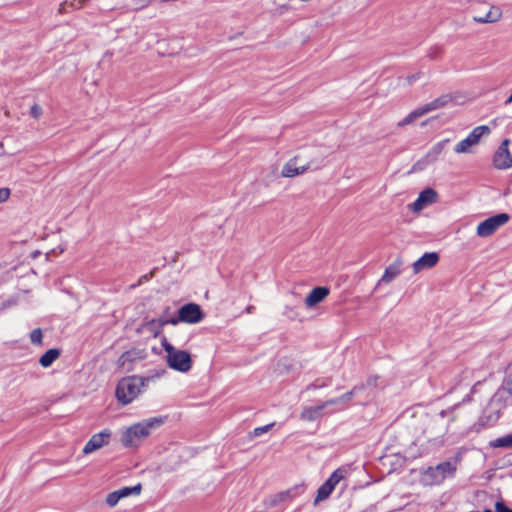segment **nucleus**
<instances>
[{
  "mask_svg": "<svg viewBox=\"0 0 512 512\" xmlns=\"http://www.w3.org/2000/svg\"><path fill=\"white\" fill-rule=\"evenodd\" d=\"M163 423L164 418L162 417L144 419L125 429L120 441L126 448H137L151 434L152 430L160 427Z\"/></svg>",
  "mask_w": 512,
  "mask_h": 512,
  "instance_id": "nucleus-1",
  "label": "nucleus"
},
{
  "mask_svg": "<svg viewBox=\"0 0 512 512\" xmlns=\"http://www.w3.org/2000/svg\"><path fill=\"white\" fill-rule=\"evenodd\" d=\"M149 380V378L135 375L122 378L115 391L118 402L122 405L130 404L143 391Z\"/></svg>",
  "mask_w": 512,
  "mask_h": 512,
  "instance_id": "nucleus-2",
  "label": "nucleus"
},
{
  "mask_svg": "<svg viewBox=\"0 0 512 512\" xmlns=\"http://www.w3.org/2000/svg\"><path fill=\"white\" fill-rule=\"evenodd\" d=\"M161 345L166 352L167 365L171 369L181 373L191 370L192 358L189 352L175 348L165 337L162 339Z\"/></svg>",
  "mask_w": 512,
  "mask_h": 512,
  "instance_id": "nucleus-3",
  "label": "nucleus"
},
{
  "mask_svg": "<svg viewBox=\"0 0 512 512\" xmlns=\"http://www.w3.org/2000/svg\"><path fill=\"white\" fill-rule=\"evenodd\" d=\"M457 471V462L444 461L436 466L428 467L422 473V482L426 486L442 484L447 478L454 477Z\"/></svg>",
  "mask_w": 512,
  "mask_h": 512,
  "instance_id": "nucleus-4",
  "label": "nucleus"
},
{
  "mask_svg": "<svg viewBox=\"0 0 512 512\" xmlns=\"http://www.w3.org/2000/svg\"><path fill=\"white\" fill-rule=\"evenodd\" d=\"M491 133V129L487 125H480L475 127L469 135L461 140L454 148L457 154L471 153L472 148L479 144L483 136H488Z\"/></svg>",
  "mask_w": 512,
  "mask_h": 512,
  "instance_id": "nucleus-5",
  "label": "nucleus"
},
{
  "mask_svg": "<svg viewBox=\"0 0 512 512\" xmlns=\"http://www.w3.org/2000/svg\"><path fill=\"white\" fill-rule=\"evenodd\" d=\"M510 219L507 213H499L487 218L478 224L476 233L479 237L486 238L494 234L501 226H504Z\"/></svg>",
  "mask_w": 512,
  "mask_h": 512,
  "instance_id": "nucleus-6",
  "label": "nucleus"
},
{
  "mask_svg": "<svg viewBox=\"0 0 512 512\" xmlns=\"http://www.w3.org/2000/svg\"><path fill=\"white\" fill-rule=\"evenodd\" d=\"M203 317L204 314L198 304L187 303L178 310L177 319H172L174 321L172 325H177L180 322L196 324L201 322Z\"/></svg>",
  "mask_w": 512,
  "mask_h": 512,
  "instance_id": "nucleus-7",
  "label": "nucleus"
},
{
  "mask_svg": "<svg viewBox=\"0 0 512 512\" xmlns=\"http://www.w3.org/2000/svg\"><path fill=\"white\" fill-rule=\"evenodd\" d=\"M509 139H504L493 156V166L498 170L512 168V155L509 151Z\"/></svg>",
  "mask_w": 512,
  "mask_h": 512,
  "instance_id": "nucleus-8",
  "label": "nucleus"
},
{
  "mask_svg": "<svg viewBox=\"0 0 512 512\" xmlns=\"http://www.w3.org/2000/svg\"><path fill=\"white\" fill-rule=\"evenodd\" d=\"M112 432L109 429H104L99 433L92 435L89 441L85 444L82 452L84 455L91 454L102 447L109 444Z\"/></svg>",
  "mask_w": 512,
  "mask_h": 512,
  "instance_id": "nucleus-9",
  "label": "nucleus"
},
{
  "mask_svg": "<svg viewBox=\"0 0 512 512\" xmlns=\"http://www.w3.org/2000/svg\"><path fill=\"white\" fill-rule=\"evenodd\" d=\"M310 166L311 163L309 161L301 163L300 156H295L285 163L282 168L281 175L286 178L296 177L308 171Z\"/></svg>",
  "mask_w": 512,
  "mask_h": 512,
  "instance_id": "nucleus-10",
  "label": "nucleus"
},
{
  "mask_svg": "<svg viewBox=\"0 0 512 512\" xmlns=\"http://www.w3.org/2000/svg\"><path fill=\"white\" fill-rule=\"evenodd\" d=\"M174 323L172 319H145L141 326L137 329L139 333H148L150 336L156 338L164 326Z\"/></svg>",
  "mask_w": 512,
  "mask_h": 512,
  "instance_id": "nucleus-11",
  "label": "nucleus"
},
{
  "mask_svg": "<svg viewBox=\"0 0 512 512\" xmlns=\"http://www.w3.org/2000/svg\"><path fill=\"white\" fill-rule=\"evenodd\" d=\"M437 200V193L432 188H427L420 192L417 199L412 203L411 209L414 212H419L424 209L427 205L435 203Z\"/></svg>",
  "mask_w": 512,
  "mask_h": 512,
  "instance_id": "nucleus-12",
  "label": "nucleus"
},
{
  "mask_svg": "<svg viewBox=\"0 0 512 512\" xmlns=\"http://www.w3.org/2000/svg\"><path fill=\"white\" fill-rule=\"evenodd\" d=\"M439 261V256L435 252H428L423 254L418 260L413 263V272L420 273L423 270L434 267Z\"/></svg>",
  "mask_w": 512,
  "mask_h": 512,
  "instance_id": "nucleus-13",
  "label": "nucleus"
},
{
  "mask_svg": "<svg viewBox=\"0 0 512 512\" xmlns=\"http://www.w3.org/2000/svg\"><path fill=\"white\" fill-rule=\"evenodd\" d=\"M329 292L330 291L327 287H316L312 289L305 299L306 307L312 308L322 302L329 295Z\"/></svg>",
  "mask_w": 512,
  "mask_h": 512,
  "instance_id": "nucleus-14",
  "label": "nucleus"
},
{
  "mask_svg": "<svg viewBox=\"0 0 512 512\" xmlns=\"http://www.w3.org/2000/svg\"><path fill=\"white\" fill-rule=\"evenodd\" d=\"M502 17V10L497 6H491L489 10L483 15L473 16V20L477 23H495Z\"/></svg>",
  "mask_w": 512,
  "mask_h": 512,
  "instance_id": "nucleus-15",
  "label": "nucleus"
},
{
  "mask_svg": "<svg viewBox=\"0 0 512 512\" xmlns=\"http://www.w3.org/2000/svg\"><path fill=\"white\" fill-rule=\"evenodd\" d=\"M401 265L402 261L400 259L395 260L392 264H390L384 271L381 279L378 281L377 285L381 283L388 284L392 282L395 278H397L401 273Z\"/></svg>",
  "mask_w": 512,
  "mask_h": 512,
  "instance_id": "nucleus-16",
  "label": "nucleus"
},
{
  "mask_svg": "<svg viewBox=\"0 0 512 512\" xmlns=\"http://www.w3.org/2000/svg\"><path fill=\"white\" fill-rule=\"evenodd\" d=\"M137 359H139V353L136 350H128L121 354V356L117 360V366L130 371L132 369V364Z\"/></svg>",
  "mask_w": 512,
  "mask_h": 512,
  "instance_id": "nucleus-17",
  "label": "nucleus"
},
{
  "mask_svg": "<svg viewBox=\"0 0 512 512\" xmlns=\"http://www.w3.org/2000/svg\"><path fill=\"white\" fill-rule=\"evenodd\" d=\"M365 385H359L355 386L351 391L343 394L340 397L327 400L328 406L329 405H341L340 409H344L347 407V404L351 401L353 396L358 393L359 390L364 389Z\"/></svg>",
  "mask_w": 512,
  "mask_h": 512,
  "instance_id": "nucleus-18",
  "label": "nucleus"
},
{
  "mask_svg": "<svg viewBox=\"0 0 512 512\" xmlns=\"http://www.w3.org/2000/svg\"><path fill=\"white\" fill-rule=\"evenodd\" d=\"M326 407H328L327 401L317 406L306 407L301 412L300 417L305 421H314L321 415L323 409Z\"/></svg>",
  "mask_w": 512,
  "mask_h": 512,
  "instance_id": "nucleus-19",
  "label": "nucleus"
},
{
  "mask_svg": "<svg viewBox=\"0 0 512 512\" xmlns=\"http://www.w3.org/2000/svg\"><path fill=\"white\" fill-rule=\"evenodd\" d=\"M449 101H450V97L447 95H443V96L421 106L420 109H421V111H423V115H425L431 111H435L442 107H445Z\"/></svg>",
  "mask_w": 512,
  "mask_h": 512,
  "instance_id": "nucleus-20",
  "label": "nucleus"
},
{
  "mask_svg": "<svg viewBox=\"0 0 512 512\" xmlns=\"http://www.w3.org/2000/svg\"><path fill=\"white\" fill-rule=\"evenodd\" d=\"M60 356V350L52 348L47 350L39 359V363L42 367L48 368L52 363Z\"/></svg>",
  "mask_w": 512,
  "mask_h": 512,
  "instance_id": "nucleus-21",
  "label": "nucleus"
},
{
  "mask_svg": "<svg viewBox=\"0 0 512 512\" xmlns=\"http://www.w3.org/2000/svg\"><path fill=\"white\" fill-rule=\"evenodd\" d=\"M449 142L448 139H445V140H442L438 143H436L431 149L430 151L427 153L426 155V158L429 160V161H436L438 159V157L441 155V153L443 152V150L445 149L446 147V144Z\"/></svg>",
  "mask_w": 512,
  "mask_h": 512,
  "instance_id": "nucleus-22",
  "label": "nucleus"
},
{
  "mask_svg": "<svg viewBox=\"0 0 512 512\" xmlns=\"http://www.w3.org/2000/svg\"><path fill=\"white\" fill-rule=\"evenodd\" d=\"M333 488L330 483L328 484L326 481L318 488L317 495L314 499V504H318L321 501L326 500L331 493L333 492Z\"/></svg>",
  "mask_w": 512,
  "mask_h": 512,
  "instance_id": "nucleus-23",
  "label": "nucleus"
},
{
  "mask_svg": "<svg viewBox=\"0 0 512 512\" xmlns=\"http://www.w3.org/2000/svg\"><path fill=\"white\" fill-rule=\"evenodd\" d=\"M490 446L494 448H512V433L496 438L490 442Z\"/></svg>",
  "mask_w": 512,
  "mask_h": 512,
  "instance_id": "nucleus-24",
  "label": "nucleus"
},
{
  "mask_svg": "<svg viewBox=\"0 0 512 512\" xmlns=\"http://www.w3.org/2000/svg\"><path fill=\"white\" fill-rule=\"evenodd\" d=\"M141 489H142L141 484H137L133 487H122L116 491H117L120 499H122V498L128 497L130 495H139L141 492Z\"/></svg>",
  "mask_w": 512,
  "mask_h": 512,
  "instance_id": "nucleus-25",
  "label": "nucleus"
},
{
  "mask_svg": "<svg viewBox=\"0 0 512 512\" xmlns=\"http://www.w3.org/2000/svg\"><path fill=\"white\" fill-rule=\"evenodd\" d=\"M344 474L345 470L338 468L330 475L326 482L330 483L331 487L335 489L336 485L344 478Z\"/></svg>",
  "mask_w": 512,
  "mask_h": 512,
  "instance_id": "nucleus-26",
  "label": "nucleus"
},
{
  "mask_svg": "<svg viewBox=\"0 0 512 512\" xmlns=\"http://www.w3.org/2000/svg\"><path fill=\"white\" fill-rule=\"evenodd\" d=\"M423 116V111H421L420 107L413 110L411 113H409L402 121L398 123L399 126L408 125L412 122H414L419 117Z\"/></svg>",
  "mask_w": 512,
  "mask_h": 512,
  "instance_id": "nucleus-27",
  "label": "nucleus"
},
{
  "mask_svg": "<svg viewBox=\"0 0 512 512\" xmlns=\"http://www.w3.org/2000/svg\"><path fill=\"white\" fill-rule=\"evenodd\" d=\"M30 341L35 345H41L43 341V333L40 328L34 329L30 333Z\"/></svg>",
  "mask_w": 512,
  "mask_h": 512,
  "instance_id": "nucleus-28",
  "label": "nucleus"
},
{
  "mask_svg": "<svg viewBox=\"0 0 512 512\" xmlns=\"http://www.w3.org/2000/svg\"><path fill=\"white\" fill-rule=\"evenodd\" d=\"M331 382V379H325V380H320V379H317L315 380L313 383H311L307 389L308 390H311V389H320V388H323V387H326L330 384Z\"/></svg>",
  "mask_w": 512,
  "mask_h": 512,
  "instance_id": "nucleus-29",
  "label": "nucleus"
},
{
  "mask_svg": "<svg viewBox=\"0 0 512 512\" xmlns=\"http://www.w3.org/2000/svg\"><path fill=\"white\" fill-rule=\"evenodd\" d=\"M119 500H120V497H119L117 491H113V492L109 493L106 497V503L110 507L116 506L118 504Z\"/></svg>",
  "mask_w": 512,
  "mask_h": 512,
  "instance_id": "nucleus-30",
  "label": "nucleus"
},
{
  "mask_svg": "<svg viewBox=\"0 0 512 512\" xmlns=\"http://www.w3.org/2000/svg\"><path fill=\"white\" fill-rule=\"evenodd\" d=\"M273 426H274V423H270L265 426L257 427L254 429V435L261 436L262 434L268 432Z\"/></svg>",
  "mask_w": 512,
  "mask_h": 512,
  "instance_id": "nucleus-31",
  "label": "nucleus"
},
{
  "mask_svg": "<svg viewBox=\"0 0 512 512\" xmlns=\"http://www.w3.org/2000/svg\"><path fill=\"white\" fill-rule=\"evenodd\" d=\"M502 389L512 395V373L505 379Z\"/></svg>",
  "mask_w": 512,
  "mask_h": 512,
  "instance_id": "nucleus-32",
  "label": "nucleus"
},
{
  "mask_svg": "<svg viewBox=\"0 0 512 512\" xmlns=\"http://www.w3.org/2000/svg\"><path fill=\"white\" fill-rule=\"evenodd\" d=\"M42 113V108L37 104H34L30 109V115L35 119L40 118Z\"/></svg>",
  "mask_w": 512,
  "mask_h": 512,
  "instance_id": "nucleus-33",
  "label": "nucleus"
},
{
  "mask_svg": "<svg viewBox=\"0 0 512 512\" xmlns=\"http://www.w3.org/2000/svg\"><path fill=\"white\" fill-rule=\"evenodd\" d=\"M495 512H512V508H508L502 501L495 503Z\"/></svg>",
  "mask_w": 512,
  "mask_h": 512,
  "instance_id": "nucleus-34",
  "label": "nucleus"
},
{
  "mask_svg": "<svg viewBox=\"0 0 512 512\" xmlns=\"http://www.w3.org/2000/svg\"><path fill=\"white\" fill-rule=\"evenodd\" d=\"M11 191L9 188H0V203L7 201L10 197Z\"/></svg>",
  "mask_w": 512,
  "mask_h": 512,
  "instance_id": "nucleus-35",
  "label": "nucleus"
},
{
  "mask_svg": "<svg viewBox=\"0 0 512 512\" xmlns=\"http://www.w3.org/2000/svg\"><path fill=\"white\" fill-rule=\"evenodd\" d=\"M177 319V316L173 315L171 312H170V309L169 308H166L162 313L161 315L159 316L158 319Z\"/></svg>",
  "mask_w": 512,
  "mask_h": 512,
  "instance_id": "nucleus-36",
  "label": "nucleus"
},
{
  "mask_svg": "<svg viewBox=\"0 0 512 512\" xmlns=\"http://www.w3.org/2000/svg\"><path fill=\"white\" fill-rule=\"evenodd\" d=\"M378 381L377 376H371L367 379L366 385L367 386H376Z\"/></svg>",
  "mask_w": 512,
  "mask_h": 512,
  "instance_id": "nucleus-37",
  "label": "nucleus"
},
{
  "mask_svg": "<svg viewBox=\"0 0 512 512\" xmlns=\"http://www.w3.org/2000/svg\"><path fill=\"white\" fill-rule=\"evenodd\" d=\"M417 79H419V74H413V75L407 77V81L409 83H413Z\"/></svg>",
  "mask_w": 512,
  "mask_h": 512,
  "instance_id": "nucleus-38",
  "label": "nucleus"
},
{
  "mask_svg": "<svg viewBox=\"0 0 512 512\" xmlns=\"http://www.w3.org/2000/svg\"><path fill=\"white\" fill-rule=\"evenodd\" d=\"M85 0H78L77 3L73 2L72 3V6H74L75 8H81L83 6V3H84Z\"/></svg>",
  "mask_w": 512,
  "mask_h": 512,
  "instance_id": "nucleus-39",
  "label": "nucleus"
},
{
  "mask_svg": "<svg viewBox=\"0 0 512 512\" xmlns=\"http://www.w3.org/2000/svg\"><path fill=\"white\" fill-rule=\"evenodd\" d=\"M289 496H290V491H285V492H282V493L279 494V497H280L281 500H284V499H286Z\"/></svg>",
  "mask_w": 512,
  "mask_h": 512,
  "instance_id": "nucleus-40",
  "label": "nucleus"
},
{
  "mask_svg": "<svg viewBox=\"0 0 512 512\" xmlns=\"http://www.w3.org/2000/svg\"><path fill=\"white\" fill-rule=\"evenodd\" d=\"M253 311H254V306H252V305L246 307V309H245V312L248 314L252 313Z\"/></svg>",
  "mask_w": 512,
  "mask_h": 512,
  "instance_id": "nucleus-41",
  "label": "nucleus"
},
{
  "mask_svg": "<svg viewBox=\"0 0 512 512\" xmlns=\"http://www.w3.org/2000/svg\"><path fill=\"white\" fill-rule=\"evenodd\" d=\"M512 102V93L510 94V96L506 99L505 101V104L508 105Z\"/></svg>",
  "mask_w": 512,
  "mask_h": 512,
  "instance_id": "nucleus-42",
  "label": "nucleus"
},
{
  "mask_svg": "<svg viewBox=\"0 0 512 512\" xmlns=\"http://www.w3.org/2000/svg\"><path fill=\"white\" fill-rule=\"evenodd\" d=\"M439 416L441 418H444L446 416V411L445 410H442L440 413H439Z\"/></svg>",
  "mask_w": 512,
  "mask_h": 512,
  "instance_id": "nucleus-43",
  "label": "nucleus"
}]
</instances>
